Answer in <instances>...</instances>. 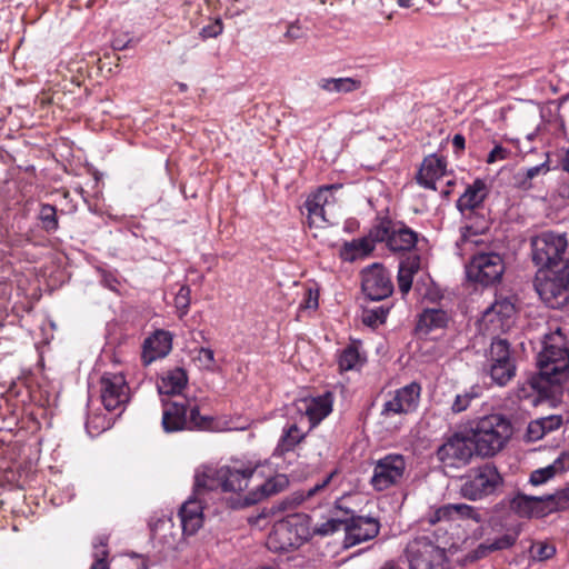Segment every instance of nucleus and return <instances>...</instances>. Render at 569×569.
<instances>
[{"label": "nucleus", "mask_w": 569, "mask_h": 569, "mask_svg": "<svg viewBox=\"0 0 569 569\" xmlns=\"http://www.w3.org/2000/svg\"><path fill=\"white\" fill-rule=\"evenodd\" d=\"M469 438L476 452L482 457H492L508 442L512 426L505 416L492 413L479 418L471 426Z\"/></svg>", "instance_id": "nucleus-1"}, {"label": "nucleus", "mask_w": 569, "mask_h": 569, "mask_svg": "<svg viewBox=\"0 0 569 569\" xmlns=\"http://www.w3.org/2000/svg\"><path fill=\"white\" fill-rule=\"evenodd\" d=\"M538 369L541 380L549 385L560 386L569 377V351L558 329L543 340V348L538 355Z\"/></svg>", "instance_id": "nucleus-2"}, {"label": "nucleus", "mask_w": 569, "mask_h": 569, "mask_svg": "<svg viewBox=\"0 0 569 569\" xmlns=\"http://www.w3.org/2000/svg\"><path fill=\"white\" fill-rule=\"evenodd\" d=\"M311 538V518L295 513L276 522L267 538V547L272 552H288L298 549Z\"/></svg>", "instance_id": "nucleus-3"}, {"label": "nucleus", "mask_w": 569, "mask_h": 569, "mask_svg": "<svg viewBox=\"0 0 569 569\" xmlns=\"http://www.w3.org/2000/svg\"><path fill=\"white\" fill-rule=\"evenodd\" d=\"M163 412L161 425L166 432H177L181 430H210L212 428V418L201 416L198 406H191L189 401L169 402L162 400Z\"/></svg>", "instance_id": "nucleus-4"}, {"label": "nucleus", "mask_w": 569, "mask_h": 569, "mask_svg": "<svg viewBox=\"0 0 569 569\" xmlns=\"http://www.w3.org/2000/svg\"><path fill=\"white\" fill-rule=\"evenodd\" d=\"M502 485V477L492 463H485L472 468L463 477L460 495L471 501L481 500L493 495Z\"/></svg>", "instance_id": "nucleus-5"}, {"label": "nucleus", "mask_w": 569, "mask_h": 569, "mask_svg": "<svg viewBox=\"0 0 569 569\" xmlns=\"http://www.w3.org/2000/svg\"><path fill=\"white\" fill-rule=\"evenodd\" d=\"M533 288L545 305L552 309H560L569 302V280L559 270L539 268L533 279Z\"/></svg>", "instance_id": "nucleus-6"}, {"label": "nucleus", "mask_w": 569, "mask_h": 569, "mask_svg": "<svg viewBox=\"0 0 569 569\" xmlns=\"http://www.w3.org/2000/svg\"><path fill=\"white\" fill-rule=\"evenodd\" d=\"M475 451L470 438L457 431L443 436L435 455L441 467L458 470L470 463Z\"/></svg>", "instance_id": "nucleus-7"}, {"label": "nucleus", "mask_w": 569, "mask_h": 569, "mask_svg": "<svg viewBox=\"0 0 569 569\" xmlns=\"http://www.w3.org/2000/svg\"><path fill=\"white\" fill-rule=\"evenodd\" d=\"M372 237L378 243H386L392 252L410 251L416 247L418 233L402 221H393L389 218L378 219L373 224Z\"/></svg>", "instance_id": "nucleus-8"}, {"label": "nucleus", "mask_w": 569, "mask_h": 569, "mask_svg": "<svg viewBox=\"0 0 569 569\" xmlns=\"http://www.w3.org/2000/svg\"><path fill=\"white\" fill-rule=\"evenodd\" d=\"M505 269V261L500 253L479 248L466 266V273L473 282L492 286L501 280Z\"/></svg>", "instance_id": "nucleus-9"}, {"label": "nucleus", "mask_w": 569, "mask_h": 569, "mask_svg": "<svg viewBox=\"0 0 569 569\" xmlns=\"http://www.w3.org/2000/svg\"><path fill=\"white\" fill-rule=\"evenodd\" d=\"M568 248L565 233L545 231L531 239L532 261L539 268H552L563 258Z\"/></svg>", "instance_id": "nucleus-10"}, {"label": "nucleus", "mask_w": 569, "mask_h": 569, "mask_svg": "<svg viewBox=\"0 0 569 569\" xmlns=\"http://www.w3.org/2000/svg\"><path fill=\"white\" fill-rule=\"evenodd\" d=\"M485 370L498 386H506L516 375L510 345L506 339L496 338L486 351Z\"/></svg>", "instance_id": "nucleus-11"}, {"label": "nucleus", "mask_w": 569, "mask_h": 569, "mask_svg": "<svg viewBox=\"0 0 569 569\" xmlns=\"http://www.w3.org/2000/svg\"><path fill=\"white\" fill-rule=\"evenodd\" d=\"M341 501V499H338L335 502V508L341 510L345 516V546L353 547L376 538L380 530L378 519L373 517L356 516L351 509L345 508Z\"/></svg>", "instance_id": "nucleus-12"}, {"label": "nucleus", "mask_w": 569, "mask_h": 569, "mask_svg": "<svg viewBox=\"0 0 569 569\" xmlns=\"http://www.w3.org/2000/svg\"><path fill=\"white\" fill-rule=\"evenodd\" d=\"M411 569H446V551L426 536L417 537L407 546Z\"/></svg>", "instance_id": "nucleus-13"}, {"label": "nucleus", "mask_w": 569, "mask_h": 569, "mask_svg": "<svg viewBox=\"0 0 569 569\" xmlns=\"http://www.w3.org/2000/svg\"><path fill=\"white\" fill-rule=\"evenodd\" d=\"M407 468L406 459L399 453H388L373 466L370 485L377 491H385L400 485Z\"/></svg>", "instance_id": "nucleus-14"}, {"label": "nucleus", "mask_w": 569, "mask_h": 569, "mask_svg": "<svg viewBox=\"0 0 569 569\" xmlns=\"http://www.w3.org/2000/svg\"><path fill=\"white\" fill-rule=\"evenodd\" d=\"M100 398L106 410L121 413L130 401V388L122 373L106 372L100 378Z\"/></svg>", "instance_id": "nucleus-15"}, {"label": "nucleus", "mask_w": 569, "mask_h": 569, "mask_svg": "<svg viewBox=\"0 0 569 569\" xmlns=\"http://www.w3.org/2000/svg\"><path fill=\"white\" fill-rule=\"evenodd\" d=\"M361 288L371 301L388 298L393 291V284L387 269L380 263H373L362 270Z\"/></svg>", "instance_id": "nucleus-16"}, {"label": "nucleus", "mask_w": 569, "mask_h": 569, "mask_svg": "<svg viewBox=\"0 0 569 569\" xmlns=\"http://www.w3.org/2000/svg\"><path fill=\"white\" fill-rule=\"evenodd\" d=\"M421 387L417 382H411L398 389L393 397L383 403L381 416L389 418L395 415L408 413L418 407Z\"/></svg>", "instance_id": "nucleus-17"}, {"label": "nucleus", "mask_w": 569, "mask_h": 569, "mask_svg": "<svg viewBox=\"0 0 569 569\" xmlns=\"http://www.w3.org/2000/svg\"><path fill=\"white\" fill-rule=\"evenodd\" d=\"M220 467L200 466L194 472L192 495L209 503L214 495L222 491Z\"/></svg>", "instance_id": "nucleus-18"}, {"label": "nucleus", "mask_w": 569, "mask_h": 569, "mask_svg": "<svg viewBox=\"0 0 569 569\" xmlns=\"http://www.w3.org/2000/svg\"><path fill=\"white\" fill-rule=\"evenodd\" d=\"M488 193V186L482 179H476L471 184H468L456 203L462 219H470L477 210H485L483 201Z\"/></svg>", "instance_id": "nucleus-19"}, {"label": "nucleus", "mask_w": 569, "mask_h": 569, "mask_svg": "<svg viewBox=\"0 0 569 569\" xmlns=\"http://www.w3.org/2000/svg\"><path fill=\"white\" fill-rule=\"evenodd\" d=\"M289 486V479L286 475H276L269 479H267L263 483L258 486L256 489L249 491L244 497L238 499L236 503L232 505L233 508H246L249 506H253L261 500L277 495L284 490Z\"/></svg>", "instance_id": "nucleus-20"}, {"label": "nucleus", "mask_w": 569, "mask_h": 569, "mask_svg": "<svg viewBox=\"0 0 569 569\" xmlns=\"http://www.w3.org/2000/svg\"><path fill=\"white\" fill-rule=\"evenodd\" d=\"M297 409L301 413L300 422L307 419L308 430H311L332 411L331 395L326 393L317 398L300 400L297 403Z\"/></svg>", "instance_id": "nucleus-21"}, {"label": "nucleus", "mask_w": 569, "mask_h": 569, "mask_svg": "<svg viewBox=\"0 0 569 569\" xmlns=\"http://www.w3.org/2000/svg\"><path fill=\"white\" fill-rule=\"evenodd\" d=\"M172 349V335L167 330H156L142 345L141 361L144 367L164 358Z\"/></svg>", "instance_id": "nucleus-22"}, {"label": "nucleus", "mask_w": 569, "mask_h": 569, "mask_svg": "<svg viewBox=\"0 0 569 569\" xmlns=\"http://www.w3.org/2000/svg\"><path fill=\"white\" fill-rule=\"evenodd\" d=\"M373 226L368 233L361 238L343 241L339 248L338 256L345 262L365 260L375 251L378 240L372 237Z\"/></svg>", "instance_id": "nucleus-23"}, {"label": "nucleus", "mask_w": 569, "mask_h": 569, "mask_svg": "<svg viewBox=\"0 0 569 569\" xmlns=\"http://www.w3.org/2000/svg\"><path fill=\"white\" fill-rule=\"evenodd\" d=\"M520 535V527L516 526L506 531L501 537L495 538L493 540L487 539L486 541L479 543L475 549H472L467 559L471 562L478 561L480 559L486 558L490 553L500 550H507L515 546L518 537Z\"/></svg>", "instance_id": "nucleus-24"}, {"label": "nucleus", "mask_w": 569, "mask_h": 569, "mask_svg": "<svg viewBox=\"0 0 569 569\" xmlns=\"http://www.w3.org/2000/svg\"><path fill=\"white\" fill-rule=\"evenodd\" d=\"M207 502L196 498L193 495L181 506L179 510V518L182 527V532L186 536L194 535L203 525V509Z\"/></svg>", "instance_id": "nucleus-25"}, {"label": "nucleus", "mask_w": 569, "mask_h": 569, "mask_svg": "<svg viewBox=\"0 0 569 569\" xmlns=\"http://www.w3.org/2000/svg\"><path fill=\"white\" fill-rule=\"evenodd\" d=\"M515 313L513 299L500 296L483 311V319L492 323L496 329L506 330L510 327Z\"/></svg>", "instance_id": "nucleus-26"}, {"label": "nucleus", "mask_w": 569, "mask_h": 569, "mask_svg": "<svg viewBox=\"0 0 569 569\" xmlns=\"http://www.w3.org/2000/svg\"><path fill=\"white\" fill-rule=\"evenodd\" d=\"M337 475L338 471L333 470L312 487L292 492L281 501L280 508L282 510H291L316 496H323L330 490V486Z\"/></svg>", "instance_id": "nucleus-27"}, {"label": "nucleus", "mask_w": 569, "mask_h": 569, "mask_svg": "<svg viewBox=\"0 0 569 569\" xmlns=\"http://www.w3.org/2000/svg\"><path fill=\"white\" fill-rule=\"evenodd\" d=\"M446 167L447 162L443 157H438L435 153L427 156L417 173V182L426 189L437 190L436 183L446 174Z\"/></svg>", "instance_id": "nucleus-28"}, {"label": "nucleus", "mask_w": 569, "mask_h": 569, "mask_svg": "<svg viewBox=\"0 0 569 569\" xmlns=\"http://www.w3.org/2000/svg\"><path fill=\"white\" fill-rule=\"evenodd\" d=\"M256 471V467L243 468L222 466L220 467L222 492H238L246 489Z\"/></svg>", "instance_id": "nucleus-29"}, {"label": "nucleus", "mask_w": 569, "mask_h": 569, "mask_svg": "<svg viewBox=\"0 0 569 569\" xmlns=\"http://www.w3.org/2000/svg\"><path fill=\"white\" fill-rule=\"evenodd\" d=\"M470 219H463L465 224L461 228V241L463 244H476L481 247L485 244L479 236L486 233L490 228V220L483 213V210H477Z\"/></svg>", "instance_id": "nucleus-30"}, {"label": "nucleus", "mask_w": 569, "mask_h": 569, "mask_svg": "<svg viewBox=\"0 0 569 569\" xmlns=\"http://www.w3.org/2000/svg\"><path fill=\"white\" fill-rule=\"evenodd\" d=\"M300 423V421L286 423L273 450V457H282L293 451L296 447L303 441L309 430H303Z\"/></svg>", "instance_id": "nucleus-31"}, {"label": "nucleus", "mask_w": 569, "mask_h": 569, "mask_svg": "<svg viewBox=\"0 0 569 569\" xmlns=\"http://www.w3.org/2000/svg\"><path fill=\"white\" fill-rule=\"evenodd\" d=\"M567 470H569V452L562 451L552 463L533 470L530 473L529 483L536 487L541 486Z\"/></svg>", "instance_id": "nucleus-32"}, {"label": "nucleus", "mask_w": 569, "mask_h": 569, "mask_svg": "<svg viewBox=\"0 0 569 569\" xmlns=\"http://www.w3.org/2000/svg\"><path fill=\"white\" fill-rule=\"evenodd\" d=\"M449 320L450 317L446 310L427 308L419 315L416 331L427 336L432 331L445 329Z\"/></svg>", "instance_id": "nucleus-33"}, {"label": "nucleus", "mask_w": 569, "mask_h": 569, "mask_svg": "<svg viewBox=\"0 0 569 569\" xmlns=\"http://www.w3.org/2000/svg\"><path fill=\"white\" fill-rule=\"evenodd\" d=\"M188 383V376L184 369L173 368L162 375L157 382L160 395H180Z\"/></svg>", "instance_id": "nucleus-34"}, {"label": "nucleus", "mask_w": 569, "mask_h": 569, "mask_svg": "<svg viewBox=\"0 0 569 569\" xmlns=\"http://www.w3.org/2000/svg\"><path fill=\"white\" fill-rule=\"evenodd\" d=\"M512 509L521 517H543L545 503L542 496L518 493L511 501Z\"/></svg>", "instance_id": "nucleus-35"}, {"label": "nucleus", "mask_w": 569, "mask_h": 569, "mask_svg": "<svg viewBox=\"0 0 569 569\" xmlns=\"http://www.w3.org/2000/svg\"><path fill=\"white\" fill-rule=\"evenodd\" d=\"M318 87L329 93H350L361 88V81L356 78H321Z\"/></svg>", "instance_id": "nucleus-36"}, {"label": "nucleus", "mask_w": 569, "mask_h": 569, "mask_svg": "<svg viewBox=\"0 0 569 569\" xmlns=\"http://www.w3.org/2000/svg\"><path fill=\"white\" fill-rule=\"evenodd\" d=\"M420 268V258L418 256L409 257L399 263L398 269V287L402 295H407L411 287L413 274L418 272Z\"/></svg>", "instance_id": "nucleus-37"}, {"label": "nucleus", "mask_w": 569, "mask_h": 569, "mask_svg": "<svg viewBox=\"0 0 569 569\" xmlns=\"http://www.w3.org/2000/svg\"><path fill=\"white\" fill-rule=\"evenodd\" d=\"M549 170L548 160L530 168H521L513 176L515 186L522 190H529L532 188V180L540 174H546Z\"/></svg>", "instance_id": "nucleus-38"}, {"label": "nucleus", "mask_w": 569, "mask_h": 569, "mask_svg": "<svg viewBox=\"0 0 569 569\" xmlns=\"http://www.w3.org/2000/svg\"><path fill=\"white\" fill-rule=\"evenodd\" d=\"M547 515L569 509V483L553 493L542 496Z\"/></svg>", "instance_id": "nucleus-39"}, {"label": "nucleus", "mask_w": 569, "mask_h": 569, "mask_svg": "<svg viewBox=\"0 0 569 569\" xmlns=\"http://www.w3.org/2000/svg\"><path fill=\"white\" fill-rule=\"evenodd\" d=\"M335 510H336L335 517L327 519L326 521H323L321 523L311 526V537H313V536L328 537L345 527V522H346L345 517H340V515H339V512H342V511L337 510L336 508H335Z\"/></svg>", "instance_id": "nucleus-40"}, {"label": "nucleus", "mask_w": 569, "mask_h": 569, "mask_svg": "<svg viewBox=\"0 0 569 569\" xmlns=\"http://www.w3.org/2000/svg\"><path fill=\"white\" fill-rule=\"evenodd\" d=\"M389 311L390 307L385 305L377 307H366L363 308L361 315L362 323L370 328H377L385 323Z\"/></svg>", "instance_id": "nucleus-41"}, {"label": "nucleus", "mask_w": 569, "mask_h": 569, "mask_svg": "<svg viewBox=\"0 0 569 569\" xmlns=\"http://www.w3.org/2000/svg\"><path fill=\"white\" fill-rule=\"evenodd\" d=\"M481 396V387L472 386L461 393L456 395L453 402L451 403V411L453 413H460L467 410L471 402Z\"/></svg>", "instance_id": "nucleus-42"}, {"label": "nucleus", "mask_w": 569, "mask_h": 569, "mask_svg": "<svg viewBox=\"0 0 569 569\" xmlns=\"http://www.w3.org/2000/svg\"><path fill=\"white\" fill-rule=\"evenodd\" d=\"M93 563L90 569H109L108 563V537L99 536L93 542Z\"/></svg>", "instance_id": "nucleus-43"}, {"label": "nucleus", "mask_w": 569, "mask_h": 569, "mask_svg": "<svg viewBox=\"0 0 569 569\" xmlns=\"http://www.w3.org/2000/svg\"><path fill=\"white\" fill-rule=\"evenodd\" d=\"M41 228L48 232L53 233L59 228V220L57 216V208L49 203H43L40 207L39 216H38Z\"/></svg>", "instance_id": "nucleus-44"}, {"label": "nucleus", "mask_w": 569, "mask_h": 569, "mask_svg": "<svg viewBox=\"0 0 569 569\" xmlns=\"http://www.w3.org/2000/svg\"><path fill=\"white\" fill-rule=\"evenodd\" d=\"M445 509L455 512L460 518L472 519L477 523L485 520L483 513L478 508L467 503H451L446 506Z\"/></svg>", "instance_id": "nucleus-45"}, {"label": "nucleus", "mask_w": 569, "mask_h": 569, "mask_svg": "<svg viewBox=\"0 0 569 569\" xmlns=\"http://www.w3.org/2000/svg\"><path fill=\"white\" fill-rule=\"evenodd\" d=\"M340 187V184L322 186L315 193L308 197L306 201H309V203H317L318 206L327 207L335 201L332 190H338Z\"/></svg>", "instance_id": "nucleus-46"}, {"label": "nucleus", "mask_w": 569, "mask_h": 569, "mask_svg": "<svg viewBox=\"0 0 569 569\" xmlns=\"http://www.w3.org/2000/svg\"><path fill=\"white\" fill-rule=\"evenodd\" d=\"M360 361V355L355 346L346 347L338 359L339 368L343 371L353 370Z\"/></svg>", "instance_id": "nucleus-47"}, {"label": "nucleus", "mask_w": 569, "mask_h": 569, "mask_svg": "<svg viewBox=\"0 0 569 569\" xmlns=\"http://www.w3.org/2000/svg\"><path fill=\"white\" fill-rule=\"evenodd\" d=\"M305 207L308 211L310 227L320 228L323 223L328 222L326 207L309 203V201L305 202Z\"/></svg>", "instance_id": "nucleus-48"}, {"label": "nucleus", "mask_w": 569, "mask_h": 569, "mask_svg": "<svg viewBox=\"0 0 569 569\" xmlns=\"http://www.w3.org/2000/svg\"><path fill=\"white\" fill-rule=\"evenodd\" d=\"M112 426L111 419L104 416H90L86 422L87 432L91 437L100 435L102 431L110 429Z\"/></svg>", "instance_id": "nucleus-49"}, {"label": "nucleus", "mask_w": 569, "mask_h": 569, "mask_svg": "<svg viewBox=\"0 0 569 569\" xmlns=\"http://www.w3.org/2000/svg\"><path fill=\"white\" fill-rule=\"evenodd\" d=\"M533 558L543 561L552 558L556 553V548L553 545L548 542H537L532 546Z\"/></svg>", "instance_id": "nucleus-50"}, {"label": "nucleus", "mask_w": 569, "mask_h": 569, "mask_svg": "<svg viewBox=\"0 0 569 569\" xmlns=\"http://www.w3.org/2000/svg\"><path fill=\"white\" fill-rule=\"evenodd\" d=\"M190 305V288L182 286L174 297V306L180 311V317L188 312Z\"/></svg>", "instance_id": "nucleus-51"}, {"label": "nucleus", "mask_w": 569, "mask_h": 569, "mask_svg": "<svg viewBox=\"0 0 569 569\" xmlns=\"http://www.w3.org/2000/svg\"><path fill=\"white\" fill-rule=\"evenodd\" d=\"M197 360L201 367L207 370H212L214 367V352L210 348L201 347L198 351Z\"/></svg>", "instance_id": "nucleus-52"}, {"label": "nucleus", "mask_w": 569, "mask_h": 569, "mask_svg": "<svg viewBox=\"0 0 569 569\" xmlns=\"http://www.w3.org/2000/svg\"><path fill=\"white\" fill-rule=\"evenodd\" d=\"M545 435L543 425H541V420L538 419L529 423L526 438L528 441H537L540 440Z\"/></svg>", "instance_id": "nucleus-53"}, {"label": "nucleus", "mask_w": 569, "mask_h": 569, "mask_svg": "<svg viewBox=\"0 0 569 569\" xmlns=\"http://www.w3.org/2000/svg\"><path fill=\"white\" fill-rule=\"evenodd\" d=\"M223 31V24L221 22L220 19H217L213 23L211 24H208V26H204L201 30H200V36L203 38V39H208V38H216L218 37L219 34H221Z\"/></svg>", "instance_id": "nucleus-54"}, {"label": "nucleus", "mask_w": 569, "mask_h": 569, "mask_svg": "<svg viewBox=\"0 0 569 569\" xmlns=\"http://www.w3.org/2000/svg\"><path fill=\"white\" fill-rule=\"evenodd\" d=\"M509 156H510V151L507 148H505L500 144H496L493 147V149L489 152V154L486 159V162L489 164L495 163L497 161L508 159Z\"/></svg>", "instance_id": "nucleus-55"}, {"label": "nucleus", "mask_w": 569, "mask_h": 569, "mask_svg": "<svg viewBox=\"0 0 569 569\" xmlns=\"http://www.w3.org/2000/svg\"><path fill=\"white\" fill-rule=\"evenodd\" d=\"M540 420L541 425H543L545 433L558 429L562 423V418L560 416H549L541 418Z\"/></svg>", "instance_id": "nucleus-56"}, {"label": "nucleus", "mask_w": 569, "mask_h": 569, "mask_svg": "<svg viewBox=\"0 0 569 569\" xmlns=\"http://www.w3.org/2000/svg\"><path fill=\"white\" fill-rule=\"evenodd\" d=\"M284 37L290 40H297V39L301 38L300 27H299L298 22L290 23L288 26Z\"/></svg>", "instance_id": "nucleus-57"}, {"label": "nucleus", "mask_w": 569, "mask_h": 569, "mask_svg": "<svg viewBox=\"0 0 569 569\" xmlns=\"http://www.w3.org/2000/svg\"><path fill=\"white\" fill-rule=\"evenodd\" d=\"M301 308L305 309H316L318 308V295H313L311 290L308 291L307 298L303 303H301Z\"/></svg>", "instance_id": "nucleus-58"}, {"label": "nucleus", "mask_w": 569, "mask_h": 569, "mask_svg": "<svg viewBox=\"0 0 569 569\" xmlns=\"http://www.w3.org/2000/svg\"><path fill=\"white\" fill-rule=\"evenodd\" d=\"M452 147L455 149L456 153H459L465 150L466 148V139L463 134L456 133L452 138Z\"/></svg>", "instance_id": "nucleus-59"}, {"label": "nucleus", "mask_w": 569, "mask_h": 569, "mask_svg": "<svg viewBox=\"0 0 569 569\" xmlns=\"http://www.w3.org/2000/svg\"><path fill=\"white\" fill-rule=\"evenodd\" d=\"M561 168L563 171H566L569 174V148H568V151L566 152L565 158L561 161ZM562 196L569 197V187L563 188Z\"/></svg>", "instance_id": "nucleus-60"}, {"label": "nucleus", "mask_w": 569, "mask_h": 569, "mask_svg": "<svg viewBox=\"0 0 569 569\" xmlns=\"http://www.w3.org/2000/svg\"><path fill=\"white\" fill-rule=\"evenodd\" d=\"M102 282L104 283V286L111 290H116L117 289V284H118V280L111 276V274H104L103 276V279H102Z\"/></svg>", "instance_id": "nucleus-61"}, {"label": "nucleus", "mask_w": 569, "mask_h": 569, "mask_svg": "<svg viewBox=\"0 0 569 569\" xmlns=\"http://www.w3.org/2000/svg\"><path fill=\"white\" fill-rule=\"evenodd\" d=\"M380 569H405V568H402L398 565L391 563V562H387Z\"/></svg>", "instance_id": "nucleus-62"}, {"label": "nucleus", "mask_w": 569, "mask_h": 569, "mask_svg": "<svg viewBox=\"0 0 569 569\" xmlns=\"http://www.w3.org/2000/svg\"><path fill=\"white\" fill-rule=\"evenodd\" d=\"M562 274L569 280V259L566 261L565 266L561 269Z\"/></svg>", "instance_id": "nucleus-63"}, {"label": "nucleus", "mask_w": 569, "mask_h": 569, "mask_svg": "<svg viewBox=\"0 0 569 569\" xmlns=\"http://www.w3.org/2000/svg\"><path fill=\"white\" fill-rule=\"evenodd\" d=\"M397 1H398L399 6H401V7L409 8V7L413 6V2H412L413 0H397Z\"/></svg>", "instance_id": "nucleus-64"}]
</instances>
